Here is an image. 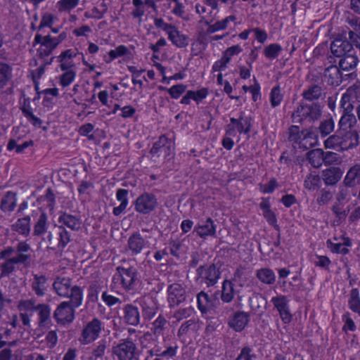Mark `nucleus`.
Here are the masks:
<instances>
[{
    "mask_svg": "<svg viewBox=\"0 0 360 360\" xmlns=\"http://www.w3.org/2000/svg\"><path fill=\"white\" fill-rule=\"evenodd\" d=\"M360 135L356 129L338 130L324 141L326 148L338 151H345L356 148L359 145Z\"/></svg>",
    "mask_w": 360,
    "mask_h": 360,
    "instance_id": "1",
    "label": "nucleus"
},
{
    "mask_svg": "<svg viewBox=\"0 0 360 360\" xmlns=\"http://www.w3.org/2000/svg\"><path fill=\"white\" fill-rule=\"evenodd\" d=\"M30 245L25 241H20L16 245V255L11 258L4 259L0 264V277L9 276L16 269L18 264H27L31 259Z\"/></svg>",
    "mask_w": 360,
    "mask_h": 360,
    "instance_id": "2",
    "label": "nucleus"
},
{
    "mask_svg": "<svg viewBox=\"0 0 360 360\" xmlns=\"http://www.w3.org/2000/svg\"><path fill=\"white\" fill-rule=\"evenodd\" d=\"M321 116L320 105L316 103L300 102L293 111L291 118L294 123L310 124L319 120Z\"/></svg>",
    "mask_w": 360,
    "mask_h": 360,
    "instance_id": "3",
    "label": "nucleus"
},
{
    "mask_svg": "<svg viewBox=\"0 0 360 360\" xmlns=\"http://www.w3.org/2000/svg\"><path fill=\"white\" fill-rule=\"evenodd\" d=\"M69 277L58 276L53 283V291L61 297H67L77 303L83 299L82 289L78 285H73Z\"/></svg>",
    "mask_w": 360,
    "mask_h": 360,
    "instance_id": "4",
    "label": "nucleus"
},
{
    "mask_svg": "<svg viewBox=\"0 0 360 360\" xmlns=\"http://www.w3.org/2000/svg\"><path fill=\"white\" fill-rule=\"evenodd\" d=\"M83 299L77 303L72 300L60 302L53 311V317L60 326H67L73 322L75 318V309L82 304Z\"/></svg>",
    "mask_w": 360,
    "mask_h": 360,
    "instance_id": "5",
    "label": "nucleus"
},
{
    "mask_svg": "<svg viewBox=\"0 0 360 360\" xmlns=\"http://www.w3.org/2000/svg\"><path fill=\"white\" fill-rule=\"evenodd\" d=\"M289 140L294 148L303 150L314 147L318 143V137L314 133L308 130L300 131L297 126H292L290 128Z\"/></svg>",
    "mask_w": 360,
    "mask_h": 360,
    "instance_id": "6",
    "label": "nucleus"
},
{
    "mask_svg": "<svg viewBox=\"0 0 360 360\" xmlns=\"http://www.w3.org/2000/svg\"><path fill=\"white\" fill-rule=\"evenodd\" d=\"M146 232L148 231L143 229L141 232L135 231L129 236L125 249L129 255L137 256L150 248L151 237L144 235L143 233Z\"/></svg>",
    "mask_w": 360,
    "mask_h": 360,
    "instance_id": "7",
    "label": "nucleus"
},
{
    "mask_svg": "<svg viewBox=\"0 0 360 360\" xmlns=\"http://www.w3.org/2000/svg\"><path fill=\"white\" fill-rule=\"evenodd\" d=\"M138 280V272L136 268L130 266L125 268L117 266L116 273L112 277V282L119 283L126 291L133 290Z\"/></svg>",
    "mask_w": 360,
    "mask_h": 360,
    "instance_id": "8",
    "label": "nucleus"
},
{
    "mask_svg": "<svg viewBox=\"0 0 360 360\" xmlns=\"http://www.w3.org/2000/svg\"><path fill=\"white\" fill-rule=\"evenodd\" d=\"M137 347L131 338H127L115 344L112 347V354L117 360H133Z\"/></svg>",
    "mask_w": 360,
    "mask_h": 360,
    "instance_id": "9",
    "label": "nucleus"
},
{
    "mask_svg": "<svg viewBox=\"0 0 360 360\" xmlns=\"http://www.w3.org/2000/svg\"><path fill=\"white\" fill-rule=\"evenodd\" d=\"M174 150V143L165 135H162L155 141L150 149L153 158L163 157L164 159L172 157Z\"/></svg>",
    "mask_w": 360,
    "mask_h": 360,
    "instance_id": "10",
    "label": "nucleus"
},
{
    "mask_svg": "<svg viewBox=\"0 0 360 360\" xmlns=\"http://www.w3.org/2000/svg\"><path fill=\"white\" fill-rule=\"evenodd\" d=\"M46 240L51 245V249L63 250L70 241V235L64 226H58L56 228L54 233L51 231L48 233Z\"/></svg>",
    "mask_w": 360,
    "mask_h": 360,
    "instance_id": "11",
    "label": "nucleus"
},
{
    "mask_svg": "<svg viewBox=\"0 0 360 360\" xmlns=\"http://www.w3.org/2000/svg\"><path fill=\"white\" fill-rule=\"evenodd\" d=\"M251 118L244 117L241 115L238 119L231 117L230 123L226 127V135L229 136H236L237 132L239 134H248L251 130Z\"/></svg>",
    "mask_w": 360,
    "mask_h": 360,
    "instance_id": "12",
    "label": "nucleus"
},
{
    "mask_svg": "<svg viewBox=\"0 0 360 360\" xmlns=\"http://www.w3.org/2000/svg\"><path fill=\"white\" fill-rule=\"evenodd\" d=\"M134 210L143 214H148L154 211L158 205L156 196L150 193L145 192L140 195L134 201Z\"/></svg>",
    "mask_w": 360,
    "mask_h": 360,
    "instance_id": "13",
    "label": "nucleus"
},
{
    "mask_svg": "<svg viewBox=\"0 0 360 360\" xmlns=\"http://www.w3.org/2000/svg\"><path fill=\"white\" fill-rule=\"evenodd\" d=\"M219 276L220 272L214 264L200 266L197 269V281L208 287L216 284Z\"/></svg>",
    "mask_w": 360,
    "mask_h": 360,
    "instance_id": "14",
    "label": "nucleus"
},
{
    "mask_svg": "<svg viewBox=\"0 0 360 360\" xmlns=\"http://www.w3.org/2000/svg\"><path fill=\"white\" fill-rule=\"evenodd\" d=\"M37 44H39L37 52L41 58L50 56L58 46L57 42L55 41L53 37L50 34L43 36L39 33L36 34L33 41L34 46Z\"/></svg>",
    "mask_w": 360,
    "mask_h": 360,
    "instance_id": "15",
    "label": "nucleus"
},
{
    "mask_svg": "<svg viewBox=\"0 0 360 360\" xmlns=\"http://www.w3.org/2000/svg\"><path fill=\"white\" fill-rule=\"evenodd\" d=\"M103 328L101 321L95 318L89 322L83 328L79 341L83 345H87L96 340Z\"/></svg>",
    "mask_w": 360,
    "mask_h": 360,
    "instance_id": "16",
    "label": "nucleus"
},
{
    "mask_svg": "<svg viewBox=\"0 0 360 360\" xmlns=\"http://www.w3.org/2000/svg\"><path fill=\"white\" fill-rule=\"evenodd\" d=\"M271 302L279 313L281 320L285 323H290L292 320V314L290 311L289 301L287 297L283 295H278L271 298Z\"/></svg>",
    "mask_w": 360,
    "mask_h": 360,
    "instance_id": "17",
    "label": "nucleus"
},
{
    "mask_svg": "<svg viewBox=\"0 0 360 360\" xmlns=\"http://www.w3.org/2000/svg\"><path fill=\"white\" fill-rule=\"evenodd\" d=\"M32 217L34 221L33 236H41L44 235L49 227L47 214L41 210H37L32 212Z\"/></svg>",
    "mask_w": 360,
    "mask_h": 360,
    "instance_id": "18",
    "label": "nucleus"
},
{
    "mask_svg": "<svg viewBox=\"0 0 360 360\" xmlns=\"http://www.w3.org/2000/svg\"><path fill=\"white\" fill-rule=\"evenodd\" d=\"M168 301L171 307H175L186 300V290L179 283L171 284L168 289Z\"/></svg>",
    "mask_w": 360,
    "mask_h": 360,
    "instance_id": "19",
    "label": "nucleus"
},
{
    "mask_svg": "<svg viewBox=\"0 0 360 360\" xmlns=\"http://www.w3.org/2000/svg\"><path fill=\"white\" fill-rule=\"evenodd\" d=\"M250 321L249 314L238 311L233 314L228 321V326L236 332H241Z\"/></svg>",
    "mask_w": 360,
    "mask_h": 360,
    "instance_id": "20",
    "label": "nucleus"
},
{
    "mask_svg": "<svg viewBox=\"0 0 360 360\" xmlns=\"http://www.w3.org/2000/svg\"><path fill=\"white\" fill-rule=\"evenodd\" d=\"M123 321L124 323L136 326L141 323V315L138 307L132 304H125L122 308Z\"/></svg>",
    "mask_w": 360,
    "mask_h": 360,
    "instance_id": "21",
    "label": "nucleus"
},
{
    "mask_svg": "<svg viewBox=\"0 0 360 360\" xmlns=\"http://www.w3.org/2000/svg\"><path fill=\"white\" fill-rule=\"evenodd\" d=\"M136 302H139L141 306L143 316L146 319L150 320L158 312V304L151 297H143L139 300H136L135 303Z\"/></svg>",
    "mask_w": 360,
    "mask_h": 360,
    "instance_id": "22",
    "label": "nucleus"
},
{
    "mask_svg": "<svg viewBox=\"0 0 360 360\" xmlns=\"http://www.w3.org/2000/svg\"><path fill=\"white\" fill-rule=\"evenodd\" d=\"M79 52L76 49H68L63 51L58 56L61 70H75V64L73 58H76Z\"/></svg>",
    "mask_w": 360,
    "mask_h": 360,
    "instance_id": "23",
    "label": "nucleus"
},
{
    "mask_svg": "<svg viewBox=\"0 0 360 360\" xmlns=\"http://www.w3.org/2000/svg\"><path fill=\"white\" fill-rule=\"evenodd\" d=\"M330 50L335 56L339 58L353 52L352 44L347 40L340 39H336L331 43Z\"/></svg>",
    "mask_w": 360,
    "mask_h": 360,
    "instance_id": "24",
    "label": "nucleus"
},
{
    "mask_svg": "<svg viewBox=\"0 0 360 360\" xmlns=\"http://www.w3.org/2000/svg\"><path fill=\"white\" fill-rule=\"evenodd\" d=\"M340 69L337 65H330L326 68L323 78L328 84L338 86L342 83V75Z\"/></svg>",
    "mask_w": 360,
    "mask_h": 360,
    "instance_id": "25",
    "label": "nucleus"
},
{
    "mask_svg": "<svg viewBox=\"0 0 360 360\" xmlns=\"http://www.w3.org/2000/svg\"><path fill=\"white\" fill-rule=\"evenodd\" d=\"M200 238H206L207 236H213L216 233V225L211 218H207L205 221H200L194 229Z\"/></svg>",
    "mask_w": 360,
    "mask_h": 360,
    "instance_id": "26",
    "label": "nucleus"
},
{
    "mask_svg": "<svg viewBox=\"0 0 360 360\" xmlns=\"http://www.w3.org/2000/svg\"><path fill=\"white\" fill-rule=\"evenodd\" d=\"M33 278L30 281L32 291L37 297H43L47 290V278L43 274H32Z\"/></svg>",
    "mask_w": 360,
    "mask_h": 360,
    "instance_id": "27",
    "label": "nucleus"
},
{
    "mask_svg": "<svg viewBox=\"0 0 360 360\" xmlns=\"http://www.w3.org/2000/svg\"><path fill=\"white\" fill-rule=\"evenodd\" d=\"M58 222L60 226H67L71 230H79L82 225V220L79 217L72 215L66 212L62 213L58 217Z\"/></svg>",
    "mask_w": 360,
    "mask_h": 360,
    "instance_id": "28",
    "label": "nucleus"
},
{
    "mask_svg": "<svg viewBox=\"0 0 360 360\" xmlns=\"http://www.w3.org/2000/svg\"><path fill=\"white\" fill-rule=\"evenodd\" d=\"M342 171L339 167H330L323 171V180L326 185L333 186L342 178Z\"/></svg>",
    "mask_w": 360,
    "mask_h": 360,
    "instance_id": "29",
    "label": "nucleus"
},
{
    "mask_svg": "<svg viewBox=\"0 0 360 360\" xmlns=\"http://www.w3.org/2000/svg\"><path fill=\"white\" fill-rule=\"evenodd\" d=\"M168 39L178 48H185L189 44L188 37L179 31L176 27L169 32Z\"/></svg>",
    "mask_w": 360,
    "mask_h": 360,
    "instance_id": "30",
    "label": "nucleus"
},
{
    "mask_svg": "<svg viewBox=\"0 0 360 360\" xmlns=\"http://www.w3.org/2000/svg\"><path fill=\"white\" fill-rule=\"evenodd\" d=\"M344 184L349 187L360 184V163L350 167L344 179Z\"/></svg>",
    "mask_w": 360,
    "mask_h": 360,
    "instance_id": "31",
    "label": "nucleus"
},
{
    "mask_svg": "<svg viewBox=\"0 0 360 360\" xmlns=\"http://www.w3.org/2000/svg\"><path fill=\"white\" fill-rule=\"evenodd\" d=\"M30 216L18 219L11 225V230L23 236H28L30 233Z\"/></svg>",
    "mask_w": 360,
    "mask_h": 360,
    "instance_id": "32",
    "label": "nucleus"
},
{
    "mask_svg": "<svg viewBox=\"0 0 360 360\" xmlns=\"http://www.w3.org/2000/svg\"><path fill=\"white\" fill-rule=\"evenodd\" d=\"M359 63V58L354 52L346 54L340 58L339 68L343 71H351L354 70Z\"/></svg>",
    "mask_w": 360,
    "mask_h": 360,
    "instance_id": "33",
    "label": "nucleus"
},
{
    "mask_svg": "<svg viewBox=\"0 0 360 360\" xmlns=\"http://www.w3.org/2000/svg\"><path fill=\"white\" fill-rule=\"evenodd\" d=\"M128 193V191L126 189L120 188L117 191L116 198L120 202V205L113 208L114 215L119 216L126 210L129 204Z\"/></svg>",
    "mask_w": 360,
    "mask_h": 360,
    "instance_id": "34",
    "label": "nucleus"
},
{
    "mask_svg": "<svg viewBox=\"0 0 360 360\" xmlns=\"http://www.w3.org/2000/svg\"><path fill=\"white\" fill-rule=\"evenodd\" d=\"M356 123L357 120L354 113H342L338 122V130H354Z\"/></svg>",
    "mask_w": 360,
    "mask_h": 360,
    "instance_id": "35",
    "label": "nucleus"
},
{
    "mask_svg": "<svg viewBox=\"0 0 360 360\" xmlns=\"http://www.w3.org/2000/svg\"><path fill=\"white\" fill-rule=\"evenodd\" d=\"M306 158L312 167L319 168L323 163V150L321 148L312 149L307 153Z\"/></svg>",
    "mask_w": 360,
    "mask_h": 360,
    "instance_id": "36",
    "label": "nucleus"
},
{
    "mask_svg": "<svg viewBox=\"0 0 360 360\" xmlns=\"http://www.w3.org/2000/svg\"><path fill=\"white\" fill-rule=\"evenodd\" d=\"M197 302L198 308L202 314H207L213 307L212 299L203 291L198 294Z\"/></svg>",
    "mask_w": 360,
    "mask_h": 360,
    "instance_id": "37",
    "label": "nucleus"
},
{
    "mask_svg": "<svg viewBox=\"0 0 360 360\" xmlns=\"http://www.w3.org/2000/svg\"><path fill=\"white\" fill-rule=\"evenodd\" d=\"M37 311H38L39 324L40 326H45L51 322V307L46 304H39Z\"/></svg>",
    "mask_w": 360,
    "mask_h": 360,
    "instance_id": "38",
    "label": "nucleus"
},
{
    "mask_svg": "<svg viewBox=\"0 0 360 360\" xmlns=\"http://www.w3.org/2000/svg\"><path fill=\"white\" fill-rule=\"evenodd\" d=\"M16 206V195L15 193L8 191L2 198L1 208L4 212H12Z\"/></svg>",
    "mask_w": 360,
    "mask_h": 360,
    "instance_id": "39",
    "label": "nucleus"
},
{
    "mask_svg": "<svg viewBox=\"0 0 360 360\" xmlns=\"http://www.w3.org/2000/svg\"><path fill=\"white\" fill-rule=\"evenodd\" d=\"M38 304H39L34 298L22 299L18 301L17 307L20 311L26 313L30 312L32 314L33 312L37 311Z\"/></svg>",
    "mask_w": 360,
    "mask_h": 360,
    "instance_id": "40",
    "label": "nucleus"
},
{
    "mask_svg": "<svg viewBox=\"0 0 360 360\" xmlns=\"http://www.w3.org/2000/svg\"><path fill=\"white\" fill-rule=\"evenodd\" d=\"M348 305L353 312L360 316V296L358 288H353L350 290Z\"/></svg>",
    "mask_w": 360,
    "mask_h": 360,
    "instance_id": "41",
    "label": "nucleus"
},
{
    "mask_svg": "<svg viewBox=\"0 0 360 360\" xmlns=\"http://www.w3.org/2000/svg\"><path fill=\"white\" fill-rule=\"evenodd\" d=\"M257 278L263 283L271 285L276 281L274 272L268 268H262L257 271Z\"/></svg>",
    "mask_w": 360,
    "mask_h": 360,
    "instance_id": "42",
    "label": "nucleus"
},
{
    "mask_svg": "<svg viewBox=\"0 0 360 360\" xmlns=\"http://www.w3.org/2000/svg\"><path fill=\"white\" fill-rule=\"evenodd\" d=\"M21 110L23 115L32 125L38 127H41L42 121L40 118L36 117L33 114L32 109L29 102L27 103L26 102L24 103V105L21 108Z\"/></svg>",
    "mask_w": 360,
    "mask_h": 360,
    "instance_id": "43",
    "label": "nucleus"
},
{
    "mask_svg": "<svg viewBox=\"0 0 360 360\" xmlns=\"http://www.w3.org/2000/svg\"><path fill=\"white\" fill-rule=\"evenodd\" d=\"M322 95V88L317 84H312L304 90L302 96L307 101L318 100Z\"/></svg>",
    "mask_w": 360,
    "mask_h": 360,
    "instance_id": "44",
    "label": "nucleus"
},
{
    "mask_svg": "<svg viewBox=\"0 0 360 360\" xmlns=\"http://www.w3.org/2000/svg\"><path fill=\"white\" fill-rule=\"evenodd\" d=\"M235 295L234 285L230 281H224L222 284L221 298L224 302H230L233 300Z\"/></svg>",
    "mask_w": 360,
    "mask_h": 360,
    "instance_id": "45",
    "label": "nucleus"
},
{
    "mask_svg": "<svg viewBox=\"0 0 360 360\" xmlns=\"http://www.w3.org/2000/svg\"><path fill=\"white\" fill-rule=\"evenodd\" d=\"M12 67L5 63H0V88L4 87L12 78Z\"/></svg>",
    "mask_w": 360,
    "mask_h": 360,
    "instance_id": "46",
    "label": "nucleus"
},
{
    "mask_svg": "<svg viewBox=\"0 0 360 360\" xmlns=\"http://www.w3.org/2000/svg\"><path fill=\"white\" fill-rule=\"evenodd\" d=\"M284 97L282 89L279 85L274 86L269 94V101L272 108H276L281 105Z\"/></svg>",
    "mask_w": 360,
    "mask_h": 360,
    "instance_id": "47",
    "label": "nucleus"
},
{
    "mask_svg": "<svg viewBox=\"0 0 360 360\" xmlns=\"http://www.w3.org/2000/svg\"><path fill=\"white\" fill-rule=\"evenodd\" d=\"M250 271L245 266H239L233 274V280L240 286H243L250 276Z\"/></svg>",
    "mask_w": 360,
    "mask_h": 360,
    "instance_id": "48",
    "label": "nucleus"
},
{
    "mask_svg": "<svg viewBox=\"0 0 360 360\" xmlns=\"http://www.w3.org/2000/svg\"><path fill=\"white\" fill-rule=\"evenodd\" d=\"M343 94L354 101L360 103V81L357 80L349 86Z\"/></svg>",
    "mask_w": 360,
    "mask_h": 360,
    "instance_id": "49",
    "label": "nucleus"
},
{
    "mask_svg": "<svg viewBox=\"0 0 360 360\" xmlns=\"http://www.w3.org/2000/svg\"><path fill=\"white\" fill-rule=\"evenodd\" d=\"M320 183V176L315 173H311L307 176L304 182V186L309 191H314L319 186Z\"/></svg>",
    "mask_w": 360,
    "mask_h": 360,
    "instance_id": "50",
    "label": "nucleus"
},
{
    "mask_svg": "<svg viewBox=\"0 0 360 360\" xmlns=\"http://www.w3.org/2000/svg\"><path fill=\"white\" fill-rule=\"evenodd\" d=\"M282 50L281 46L278 44H271L265 47L264 54L268 59L274 60L280 55Z\"/></svg>",
    "mask_w": 360,
    "mask_h": 360,
    "instance_id": "51",
    "label": "nucleus"
},
{
    "mask_svg": "<svg viewBox=\"0 0 360 360\" xmlns=\"http://www.w3.org/2000/svg\"><path fill=\"white\" fill-rule=\"evenodd\" d=\"M167 320L162 316H159L152 324L150 328L152 333L156 337L163 334Z\"/></svg>",
    "mask_w": 360,
    "mask_h": 360,
    "instance_id": "52",
    "label": "nucleus"
},
{
    "mask_svg": "<svg viewBox=\"0 0 360 360\" xmlns=\"http://www.w3.org/2000/svg\"><path fill=\"white\" fill-rule=\"evenodd\" d=\"M63 73L60 75L59 83L63 87L70 86L75 79L76 70H62Z\"/></svg>",
    "mask_w": 360,
    "mask_h": 360,
    "instance_id": "53",
    "label": "nucleus"
},
{
    "mask_svg": "<svg viewBox=\"0 0 360 360\" xmlns=\"http://www.w3.org/2000/svg\"><path fill=\"white\" fill-rule=\"evenodd\" d=\"M197 323L194 319H189L184 322L179 328L177 335L181 338L188 333L190 331H194L196 329Z\"/></svg>",
    "mask_w": 360,
    "mask_h": 360,
    "instance_id": "54",
    "label": "nucleus"
},
{
    "mask_svg": "<svg viewBox=\"0 0 360 360\" xmlns=\"http://www.w3.org/2000/svg\"><path fill=\"white\" fill-rule=\"evenodd\" d=\"M56 19V16L51 13L46 12L43 13L41 15L40 24L37 27V30L41 31L44 27L51 28Z\"/></svg>",
    "mask_w": 360,
    "mask_h": 360,
    "instance_id": "55",
    "label": "nucleus"
},
{
    "mask_svg": "<svg viewBox=\"0 0 360 360\" xmlns=\"http://www.w3.org/2000/svg\"><path fill=\"white\" fill-rule=\"evenodd\" d=\"M335 128V122L332 117L323 120L319 125V131L322 136L330 134Z\"/></svg>",
    "mask_w": 360,
    "mask_h": 360,
    "instance_id": "56",
    "label": "nucleus"
},
{
    "mask_svg": "<svg viewBox=\"0 0 360 360\" xmlns=\"http://www.w3.org/2000/svg\"><path fill=\"white\" fill-rule=\"evenodd\" d=\"M354 102L353 100L342 94L340 102V108L342 113H354Z\"/></svg>",
    "mask_w": 360,
    "mask_h": 360,
    "instance_id": "57",
    "label": "nucleus"
},
{
    "mask_svg": "<svg viewBox=\"0 0 360 360\" xmlns=\"http://www.w3.org/2000/svg\"><path fill=\"white\" fill-rule=\"evenodd\" d=\"M107 348V343L105 340L99 341L96 345H94L91 358L92 359H97L104 356L105 349Z\"/></svg>",
    "mask_w": 360,
    "mask_h": 360,
    "instance_id": "58",
    "label": "nucleus"
},
{
    "mask_svg": "<svg viewBox=\"0 0 360 360\" xmlns=\"http://www.w3.org/2000/svg\"><path fill=\"white\" fill-rule=\"evenodd\" d=\"M257 354L252 347H243L236 360H257Z\"/></svg>",
    "mask_w": 360,
    "mask_h": 360,
    "instance_id": "59",
    "label": "nucleus"
},
{
    "mask_svg": "<svg viewBox=\"0 0 360 360\" xmlns=\"http://www.w3.org/2000/svg\"><path fill=\"white\" fill-rule=\"evenodd\" d=\"M79 2V0H60L57 2L56 6L60 12L69 11L75 8Z\"/></svg>",
    "mask_w": 360,
    "mask_h": 360,
    "instance_id": "60",
    "label": "nucleus"
},
{
    "mask_svg": "<svg viewBox=\"0 0 360 360\" xmlns=\"http://www.w3.org/2000/svg\"><path fill=\"white\" fill-rule=\"evenodd\" d=\"M191 100L195 101L198 104L205 99L208 95V90L207 88H202L198 91H188Z\"/></svg>",
    "mask_w": 360,
    "mask_h": 360,
    "instance_id": "61",
    "label": "nucleus"
},
{
    "mask_svg": "<svg viewBox=\"0 0 360 360\" xmlns=\"http://www.w3.org/2000/svg\"><path fill=\"white\" fill-rule=\"evenodd\" d=\"M187 86L183 84L174 85L167 89V92L172 98H179L186 89Z\"/></svg>",
    "mask_w": 360,
    "mask_h": 360,
    "instance_id": "62",
    "label": "nucleus"
},
{
    "mask_svg": "<svg viewBox=\"0 0 360 360\" xmlns=\"http://www.w3.org/2000/svg\"><path fill=\"white\" fill-rule=\"evenodd\" d=\"M340 162V158L338 153L334 152H323V163L326 165H338Z\"/></svg>",
    "mask_w": 360,
    "mask_h": 360,
    "instance_id": "63",
    "label": "nucleus"
},
{
    "mask_svg": "<svg viewBox=\"0 0 360 360\" xmlns=\"http://www.w3.org/2000/svg\"><path fill=\"white\" fill-rule=\"evenodd\" d=\"M313 262L316 266H319L326 270L329 269V266L331 264V261L328 257L318 255H315Z\"/></svg>",
    "mask_w": 360,
    "mask_h": 360,
    "instance_id": "64",
    "label": "nucleus"
}]
</instances>
